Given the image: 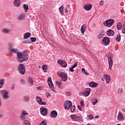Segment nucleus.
Wrapping results in <instances>:
<instances>
[{
  "label": "nucleus",
  "instance_id": "f257e3e1",
  "mask_svg": "<svg viewBox=\"0 0 125 125\" xmlns=\"http://www.w3.org/2000/svg\"><path fill=\"white\" fill-rule=\"evenodd\" d=\"M28 57H29L28 52H27V51H24L22 53V59H18V62H19V63H22V62H24V61H27V60H28Z\"/></svg>",
  "mask_w": 125,
  "mask_h": 125
},
{
  "label": "nucleus",
  "instance_id": "f03ea898",
  "mask_svg": "<svg viewBox=\"0 0 125 125\" xmlns=\"http://www.w3.org/2000/svg\"><path fill=\"white\" fill-rule=\"evenodd\" d=\"M18 71L21 75H24L26 73V69H25V66L23 64H20L18 66Z\"/></svg>",
  "mask_w": 125,
  "mask_h": 125
},
{
  "label": "nucleus",
  "instance_id": "7ed1b4c3",
  "mask_svg": "<svg viewBox=\"0 0 125 125\" xmlns=\"http://www.w3.org/2000/svg\"><path fill=\"white\" fill-rule=\"evenodd\" d=\"M58 75L62 78L63 82H67L68 77L66 73L59 72Z\"/></svg>",
  "mask_w": 125,
  "mask_h": 125
},
{
  "label": "nucleus",
  "instance_id": "20e7f679",
  "mask_svg": "<svg viewBox=\"0 0 125 125\" xmlns=\"http://www.w3.org/2000/svg\"><path fill=\"white\" fill-rule=\"evenodd\" d=\"M1 94L2 96V99L4 100H7L9 98V96H8V92L7 91L2 90L0 91Z\"/></svg>",
  "mask_w": 125,
  "mask_h": 125
},
{
  "label": "nucleus",
  "instance_id": "39448f33",
  "mask_svg": "<svg viewBox=\"0 0 125 125\" xmlns=\"http://www.w3.org/2000/svg\"><path fill=\"white\" fill-rule=\"evenodd\" d=\"M48 85L49 86L50 88L51 89V90L54 91V92H56V90L54 89V85H53V83H52V81L51 80V78L49 77L47 80Z\"/></svg>",
  "mask_w": 125,
  "mask_h": 125
},
{
  "label": "nucleus",
  "instance_id": "423d86ee",
  "mask_svg": "<svg viewBox=\"0 0 125 125\" xmlns=\"http://www.w3.org/2000/svg\"><path fill=\"white\" fill-rule=\"evenodd\" d=\"M114 23V21L113 20H108L104 22V25L105 26H107V27H111Z\"/></svg>",
  "mask_w": 125,
  "mask_h": 125
},
{
  "label": "nucleus",
  "instance_id": "0eeeda50",
  "mask_svg": "<svg viewBox=\"0 0 125 125\" xmlns=\"http://www.w3.org/2000/svg\"><path fill=\"white\" fill-rule=\"evenodd\" d=\"M72 107V102L70 101H67L64 104V109L69 110Z\"/></svg>",
  "mask_w": 125,
  "mask_h": 125
},
{
  "label": "nucleus",
  "instance_id": "6e6552de",
  "mask_svg": "<svg viewBox=\"0 0 125 125\" xmlns=\"http://www.w3.org/2000/svg\"><path fill=\"white\" fill-rule=\"evenodd\" d=\"M58 63L62 66V67H64L66 68L67 67V62L65 61H63L62 60H58Z\"/></svg>",
  "mask_w": 125,
  "mask_h": 125
},
{
  "label": "nucleus",
  "instance_id": "1a4fd4ad",
  "mask_svg": "<svg viewBox=\"0 0 125 125\" xmlns=\"http://www.w3.org/2000/svg\"><path fill=\"white\" fill-rule=\"evenodd\" d=\"M102 43L104 45H108L110 43V39L108 38H104L103 39Z\"/></svg>",
  "mask_w": 125,
  "mask_h": 125
},
{
  "label": "nucleus",
  "instance_id": "9d476101",
  "mask_svg": "<svg viewBox=\"0 0 125 125\" xmlns=\"http://www.w3.org/2000/svg\"><path fill=\"white\" fill-rule=\"evenodd\" d=\"M91 90V89H90V88H86L84 92H83V96H85V97L88 96V95L90 94Z\"/></svg>",
  "mask_w": 125,
  "mask_h": 125
},
{
  "label": "nucleus",
  "instance_id": "9b49d317",
  "mask_svg": "<svg viewBox=\"0 0 125 125\" xmlns=\"http://www.w3.org/2000/svg\"><path fill=\"white\" fill-rule=\"evenodd\" d=\"M108 59V63H109V68L110 70H112V67H113V59H112V57L109 56L107 57Z\"/></svg>",
  "mask_w": 125,
  "mask_h": 125
},
{
  "label": "nucleus",
  "instance_id": "f8f14e48",
  "mask_svg": "<svg viewBox=\"0 0 125 125\" xmlns=\"http://www.w3.org/2000/svg\"><path fill=\"white\" fill-rule=\"evenodd\" d=\"M40 110L41 111V114L42 115V116H46V115H47L48 112L47 108L42 107L40 108Z\"/></svg>",
  "mask_w": 125,
  "mask_h": 125
},
{
  "label": "nucleus",
  "instance_id": "ddd939ff",
  "mask_svg": "<svg viewBox=\"0 0 125 125\" xmlns=\"http://www.w3.org/2000/svg\"><path fill=\"white\" fill-rule=\"evenodd\" d=\"M71 118L72 119V120H73V121H75V122H78V121L81 119V117H79L75 115H71Z\"/></svg>",
  "mask_w": 125,
  "mask_h": 125
},
{
  "label": "nucleus",
  "instance_id": "4468645a",
  "mask_svg": "<svg viewBox=\"0 0 125 125\" xmlns=\"http://www.w3.org/2000/svg\"><path fill=\"white\" fill-rule=\"evenodd\" d=\"M86 28L87 26L86 25H83L81 27V32L82 35H84V32H85V31H86Z\"/></svg>",
  "mask_w": 125,
  "mask_h": 125
},
{
  "label": "nucleus",
  "instance_id": "2eb2a0df",
  "mask_svg": "<svg viewBox=\"0 0 125 125\" xmlns=\"http://www.w3.org/2000/svg\"><path fill=\"white\" fill-rule=\"evenodd\" d=\"M104 77L105 78L106 83H109L110 82H111V78H110V76L107 74H105Z\"/></svg>",
  "mask_w": 125,
  "mask_h": 125
},
{
  "label": "nucleus",
  "instance_id": "dca6fc26",
  "mask_svg": "<svg viewBox=\"0 0 125 125\" xmlns=\"http://www.w3.org/2000/svg\"><path fill=\"white\" fill-rule=\"evenodd\" d=\"M106 33L107 36H108L109 37H112V36H114V35L115 34V33L114 32V31H113V30H112V29L108 30Z\"/></svg>",
  "mask_w": 125,
  "mask_h": 125
},
{
  "label": "nucleus",
  "instance_id": "f3484780",
  "mask_svg": "<svg viewBox=\"0 0 125 125\" xmlns=\"http://www.w3.org/2000/svg\"><path fill=\"white\" fill-rule=\"evenodd\" d=\"M57 112L55 110H53L51 112L50 117L51 118H56V117H57Z\"/></svg>",
  "mask_w": 125,
  "mask_h": 125
},
{
  "label": "nucleus",
  "instance_id": "a211bd4d",
  "mask_svg": "<svg viewBox=\"0 0 125 125\" xmlns=\"http://www.w3.org/2000/svg\"><path fill=\"white\" fill-rule=\"evenodd\" d=\"M10 50H11V52H14V53H16V54L19 52V50L18 49L13 48L12 46L10 47Z\"/></svg>",
  "mask_w": 125,
  "mask_h": 125
},
{
  "label": "nucleus",
  "instance_id": "6ab92c4d",
  "mask_svg": "<svg viewBox=\"0 0 125 125\" xmlns=\"http://www.w3.org/2000/svg\"><path fill=\"white\" fill-rule=\"evenodd\" d=\"M117 119L119 121H122L124 119V116L122 112H119L118 115Z\"/></svg>",
  "mask_w": 125,
  "mask_h": 125
},
{
  "label": "nucleus",
  "instance_id": "aec40b11",
  "mask_svg": "<svg viewBox=\"0 0 125 125\" xmlns=\"http://www.w3.org/2000/svg\"><path fill=\"white\" fill-rule=\"evenodd\" d=\"M98 86V83H95V82H91L89 83V86H91V87H97Z\"/></svg>",
  "mask_w": 125,
  "mask_h": 125
},
{
  "label": "nucleus",
  "instance_id": "412c9836",
  "mask_svg": "<svg viewBox=\"0 0 125 125\" xmlns=\"http://www.w3.org/2000/svg\"><path fill=\"white\" fill-rule=\"evenodd\" d=\"M14 4L17 7H19L20 6V0H15Z\"/></svg>",
  "mask_w": 125,
  "mask_h": 125
},
{
  "label": "nucleus",
  "instance_id": "4be33fe9",
  "mask_svg": "<svg viewBox=\"0 0 125 125\" xmlns=\"http://www.w3.org/2000/svg\"><path fill=\"white\" fill-rule=\"evenodd\" d=\"M91 7H92L91 4H87L84 6V9L85 10H90V9H91Z\"/></svg>",
  "mask_w": 125,
  "mask_h": 125
},
{
  "label": "nucleus",
  "instance_id": "5701e85b",
  "mask_svg": "<svg viewBox=\"0 0 125 125\" xmlns=\"http://www.w3.org/2000/svg\"><path fill=\"white\" fill-rule=\"evenodd\" d=\"M17 56L18 58H19L18 59H19L20 60V59H21V60H22V59H23L22 54V53H21L20 52H19L17 53Z\"/></svg>",
  "mask_w": 125,
  "mask_h": 125
},
{
  "label": "nucleus",
  "instance_id": "b1692460",
  "mask_svg": "<svg viewBox=\"0 0 125 125\" xmlns=\"http://www.w3.org/2000/svg\"><path fill=\"white\" fill-rule=\"evenodd\" d=\"M59 10L61 14L62 15H64V6H63V5H62V6L59 8Z\"/></svg>",
  "mask_w": 125,
  "mask_h": 125
},
{
  "label": "nucleus",
  "instance_id": "393cba45",
  "mask_svg": "<svg viewBox=\"0 0 125 125\" xmlns=\"http://www.w3.org/2000/svg\"><path fill=\"white\" fill-rule=\"evenodd\" d=\"M30 37H31V33L27 32L24 34L23 38L24 39H28V38H30Z\"/></svg>",
  "mask_w": 125,
  "mask_h": 125
},
{
  "label": "nucleus",
  "instance_id": "a878e982",
  "mask_svg": "<svg viewBox=\"0 0 125 125\" xmlns=\"http://www.w3.org/2000/svg\"><path fill=\"white\" fill-rule=\"evenodd\" d=\"M23 7L25 10V12H27V10L29 9V6L27 4H23Z\"/></svg>",
  "mask_w": 125,
  "mask_h": 125
},
{
  "label": "nucleus",
  "instance_id": "bb28decb",
  "mask_svg": "<svg viewBox=\"0 0 125 125\" xmlns=\"http://www.w3.org/2000/svg\"><path fill=\"white\" fill-rule=\"evenodd\" d=\"M117 28L118 30H121L122 28V23L118 22L117 25Z\"/></svg>",
  "mask_w": 125,
  "mask_h": 125
},
{
  "label": "nucleus",
  "instance_id": "cd10ccee",
  "mask_svg": "<svg viewBox=\"0 0 125 125\" xmlns=\"http://www.w3.org/2000/svg\"><path fill=\"white\" fill-rule=\"evenodd\" d=\"M92 102L93 103V105H95V104L98 102V100L96 98H93L92 100Z\"/></svg>",
  "mask_w": 125,
  "mask_h": 125
},
{
  "label": "nucleus",
  "instance_id": "c85d7f7f",
  "mask_svg": "<svg viewBox=\"0 0 125 125\" xmlns=\"http://www.w3.org/2000/svg\"><path fill=\"white\" fill-rule=\"evenodd\" d=\"M42 69L44 72V73H46V71H47V65H44L42 67Z\"/></svg>",
  "mask_w": 125,
  "mask_h": 125
},
{
  "label": "nucleus",
  "instance_id": "c756f323",
  "mask_svg": "<svg viewBox=\"0 0 125 125\" xmlns=\"http://www.w3.org/2000/svg\"><path fill=\"white\" fill-rule=\"evenodd\" d=\"M30 96H26L23 97V100H24V101H30Z\"/></svg>",
  "mask_w": 125,
  "mask_h": 125
},
{
  "label": "nucleus",
  "instance_id": "7c9ffc66",
  "mask_svg": "<svg viewBox=\"0 0 125 125\" xmlns=\"http://www.w3.org/2000/svg\"><path fill=\"white\" fill-rule=\"evenodd\" d=\"M36 100H37L38 103H39V104H40V103H42V100L40 97H36Z\"/></svg>",
  "mask_w": 125,
  "mask_h": 125
},
{
  "label": "nucleus",
  "instance_id": "2f4dec72",
  "mask_svg": "<svg viewBox=\"0 0 125 125\" xmlns=\"http://www.w3.org/2000/svg\"><path fill=\"white\" fill-rule=\"evenodd\" d=\"M4 83V80L3 79L0 80V88H1V87H2Z\"/></svg>",
  "mask_w": 125,
  "mask_h": 125
},
{
  "label": "nucleus",
  "instance_id": "473e14b6",
  "mask_svg": "<svg viewBox=\"0 0 125 125\" xmlns=\"http://www.w3.org/2000/svg\"><path fill=\"white\" fill-rule=\"evenodd\" d=\"M28 81L29 83H31V84L33 85V83H34V81H33V78L29 77L28 79Z\"/></svg>",
  "mask_w": 125,
  "mask_h": 125
},
{
  "label": "nucleus",
  "instance_id": "72a5a7b5",
  "mask_svg": "<svg viewBox=\"0 0 125 125\" xmlns=\"http://www.w3.org/2000/svg\"><path fill=\"white\" fill-rule=\"evenodd\" d=\"M116 40L117 42H121V35L120 34L117 35V37L116 38Z\"/></svg>",
  "mask_w": 125,
  "mask_h": 125
},
{
  "label": "nucleus",
  "instance_id": "f704fd0d",
  "mask_svg": "<svg viewBox=\"0 0 125 125\" xmlns=\"http://www.w3.org/2000/svg\"><path fill=\"white\" fill-rule=\"evenodd\" d=\"M23 124L26 125H31V123L28 120H24L23 121Z\"/></svg>",
  "mask_w": 125,
  "mask_h": 125
},
{
  "label": "nucleus",
  "instance_id": "c9c22d12",
  "mask_svg": "<svg viewBox=\"0 0 125 125\" xmlns=\"http://www.w3.org/2000/svg\"><path fill=\"white\" fill-rule=\"evenodd\" d=\"M75 110H76V106H75V105H73L72 106L70 109L71 113H74L75 112Z\"/></svg>",
  "mask_w": 125,
  "mask_h": 125
},
{
  "label": "nucleus",
  "instance_id": "e433bc0d",
  "mask_svg": "<svg viewBox=\"0 0 125 125\" xmlns=\"http://www.w3.org/2000/svg\"><path fill=\"white\" fill-rule=\"evenodd\" d=\"M103 36H104V33H101L98 36V39H102Z\"/></svg>",
  "mask_w": 125,
  "mask_h": 125
},
{
  "label": "nucleus",
  "instance_id": "4c0bfd02",
  "mask_svg": "<svg viewBox=\"0 0 125 125\" xmlns=\"http://www.w3.org/2000/svg\"><path fill=\"white\" fill-rule=\"evenodd\" d=\"M2 32L3 33H5L6 34H7L8 33H9V30L4 28L2 29Z\"/></svg>",
  "mask_w": 125,
  "mask_h": 125
},
{
  "label": "nucleus",
  "instance_id": "58836bf2",
  "mask_svg": "<svg viewBox=\"0 0 125 125\" xmlns=\"http://www.w3.org/2000/svg\"><path fill=\"white\" fill-rule=\"evenodd\" d=\"M24 15H21L19 18H18V20H22V19H24Z\"/></svg>",
  "mask_w": 125,
  "mask_h": 125
},
{
  "label": "nucleus",
  "instance_id": "ea45409f",
  "mask_svg": "<svg viewBox=\"0 0 125 125\" xmlns=\"http://www.w3.org/2000/svg\"><path fill=\"white\" fill-rule=\"evenodd\" d=\"M56 84H57V85L59 86V87L60 88L61 86V84L62 83L61 82H59L58 81L56 82Z\"/></svg>",
  "mask_w": 125,
  "mask_h": 125
},
{
  "label": "nucleus",
  "instance_id": "a19ab883",
  "mask_svg": "<svg viewBox=\"0 0 125 125\" xmlns=\"http://www.w3.org/2000/svg\"><path fill=\"white\" fill-rule=\"evenodd\" d=\"M30 40L33 42H36L37 41V39L36 38H34V37L30 38Z\"/></svg>",
  "mask_w": 125,
  "mask_h": 125
},
{
  "label": "nucleus",
  "instance_id": "79ce46f5",
  "mask_svg": "<svg viewBox=\"0 0 125 125\" xmlns=\"http://www.w3.org/2000/svg\"><path fill=\"white\" fill-rule=\"evenodd\" d=\"M21 114L23 115L24 116H26V115L28 114V113H27V112L25 110H23L21 112Z\"/></svg>",
  "mask_w": 125,
  "mask_h": 125
},
{
  "label": "nucleus",
  "instance_id": "37998d69",
  "mask_svg": "<svg viewBox=\"0 0 125 125\" xmlns=\"http://www.w3.org/2000/svg\"><path fill=\"white\" fill-rule=\"evenodd\" d=\"M118 94H122V92H123V89L122 88H119L118 89Z\"/></svg>",
  "mask_w": 125,
  "mask_h": 125
},
{
  "label": "nucleus",
  "instance_id": "c03bdc74",
  "mask_svg": "<svg viewBox=\"0 0 125 125\" xmlns=\"http://www.w3.org/2000/svg\"><path fill=\"white\" fill-rule=\"evenodd\" d=\"M100 6H103V5L104 4V0H101L100 2V3H99Z\"/></svg>",
  "mask_w": 125,
  "mask_h": 125
},
{
  "label": "nucleus",
  "instance_id": "a18cd8bd",
  "mask_svg": "<svg viewBox=\"0 0 125 125\" xmlns=\"http://www.w3.org/2000/svg\"><path fill=\"white\" fill-rule=\"evenodd\" d=\"M88 118L89 120H92L93 119V116L92 115H88Z\"/></svg>",
  "mask_w": 125,
  "mask_h": 125
},
{
  "label": "nucleus",
  "instance_id": "49530a36",
  "mask_svg": "<svg viewBox=\"0 0 125 125\" xmlns=\"http://www.w3.org/2000/svg\"><path fill=\"white\" fill-rule=\"evenodd\" d=\"M78 66V62H76L72 66V68H76Z\"/></svg>",
  "mask_w": 125,
  "mask_h": 125
},
{
  "label": "nucleus",
  "instance_id": "de8ad7c7",
  "mask_svg": "<svg viewBox=\"0 0 125 125\" xmlns=\"http://www.w3.org/2000/svg\"><path fill=\"white\" fill-rule=\"evenodd\" d=\"M23 43H31V41L30 40L25 41L23 42Z\"/></svg>",
  "mask_w": 125,
  "mask_h": 125
},
{
  "label": "nucleus",
  "instance_id": "09e8293b",
  "mask_svg": "<svg viewBox=\"0 0 125 125\" xmlns=\"http://www.w3.org/2000/svg\"><path fill=\"white\" fill-rule=\"evenodd\" d=\"M71 93L70 92H66L65 93V95H66L67 96H71Z\"/></svg>",
  "mask_w": 125,
  "mask_h": 125
},
{
  "label": "nucleus",
  "instance_id": "8fccbe9b",
  "mask_svg": "<svg viewBox=\"0 0 125 125\" xmlns=\"http://www.w3.org/2000/svg\"><path fill=\"white\" fill-rule=\"evenodd\" d=\"M81 105L82 107H84V103L83 102V101H81Z\"/></svg>",
  "mask_w": 125,
  "mask_h": 125
},
{
  "label": "nucleus",
  "instance_id": "3c124183",
  "mask_svg": "<svg viewBox=\"0 0 125 125\" xmlns=\"http://www.w3.org/2000/svg\"><path fill=\"white\" fill-rule=\"evenodd\" d=\"M21 83L22 85L25 84V82L23 80H21Z\"/></svg>",
  "mask_w": 125,
  "mask_h": 125
},
{
  "label": "nucleus",
  "instance_id": "603ef678",
  "mask_svg": "<svg viewBox=\"0 0 125 125\" xmlns=\"http://www.w3.org/2000/svg\"><path fill=\"white\" fill-rule=\"evenodd\" d=\"M78 108L79 110H80V111H83V108L80 105L78 106Z\"/></svg>",
  "mask_w": 125,
  "mask_h": 125
},
{
  "label": "nucleus",
  "instance_id": "864d4df0",
  "mask_svg": "<svg viewBox=\"0 0 125 125\" xmlns=\"http://www.w3.org/2000/svg\"><path fill=\"white\" fill-rule=\"evenodd\" d=\"M40 105H46V102H41V103L40 104Z\"/></svg>",
  "mask_w": 125,
  "mask_h": 125
},
{
  "label": "nucleus",
  "instance_id": "5fc2aeb1",
  "mask_svg": "<svg viewBox=\"0 0 125 125\" xmlns=\"http://www.w3.org/2000/svg\"><path fill=\"white\" fill-rule=\"evenodd\" d=\"M46 96L48 98L49 96H50V93L49 92L46 93Z\"/></svg>",
  "mask_w": 125,
  "mask_h": 125
},
{
  "label": "nucleus",
  "instance_id": "6e6d98bb",
  "mask_svg": "<svg viewBox=\"0 0 125 125\" xmlns=\"http://www.w3.org/2000/svg\"><path fill=\"white\" fill-rule=\"evenodd\" d=\"M69 71L70 72H74V68L73 67H71V68H69Z\"/></svg>",
  "mask_w": 125,
  "mask_h": 125
},
{
  "label": "nucleus",
  "instance_id": "4d7b16f0",
  "mask_svg": "<svg viewBox=\"0 0 125 125\" xmlns=\"http://www.w3.org/2000/svg\"><path fill=\"white\" fill-rule=\"evenodd\" d=\"M83 74H84V75H85L86 76H88L89 74H88V73H87L86 71H84L83 72Z\"/></svg>",
  "mask_w": 125,
  "mask_h": 125
},
{
  "label": "nucleus",
  "instance_id": "13d9d810",
  "mask_svg": "<svg viewBox=\"0 0 125 125\" xmlns=\"http://www.w3.org/2000/svg\"><path fill=\"white\" fill-rule=\"evenodd\" d=\"M24 116H25V115H23V114L21 115V116H20V118H21V119H23V118L24 117Z\"/></svg>",
  "mask_w": 125,
  "mask_h": 125
},
{
  "label": "nucleus",
  "instance_id": "bf43d9fd",
  "mask_svg": "<svg viewBox=\"0 0 125 125\" xmlns=\"http://www.w3.org/2000/svg\"><path fill=\"white\" fill-rule=\"evenodd\" d=\"M64 10H65V12H66V13H67V12H68V9H67V8H65Z\"/></svg>",
  "mask_w": 125,
  "mask_h": 125
},
{
  "label": "nucleus",
  "instance_id": "052dcab7",
  "mask_svg": "<svg viewBox=\"0 0 125 125\" xmlns=\"http://www.w3.org/2000/svg\"><path fill=\"white\" fill-rule=\"evenodd\" d=\"M0 118H3V114H0Z\"/></svg>",
  "mask_w": 125,
  "mask_h": 125
},
{
  "label": "nucleus",
  "instance_id": "680f3d73",
  "mask_svg": "<svg viewBox=\"0 0 125 125\" xmlns=\"http://www.w3.org/2000/svg\"><path fill=\"white\" fill-rule=\"evenodd\" d=\"M122 112H123L124 113H125V108H122Z\"/></svg>",
  "mask_w": 125,
  "mask_h": 125
},
{
  "label": "nucleus",
  "instance_id": "e2e57ef3",
  "mask_svg": "<svg viewBox=\"0 0 125 125\" xmlns=\"http://www.w3.org/2000/svg\"><path fill=\"white\" fill-rule=\"evenodd\" d=\"M82 72H83H83H85V69L84 68H83L82 69Z\"/></svg>",
  "mask_w": 125,
  "mask_h": 125
},
{
  "label": "nucleus",
  "instance_id": "0e129e2a",
  "mask_svg": "<svg viewBox=\"0 0 125 125\" xmlns=\"http://www.w3.org/2000/svg\"><path fill=\"white\" fill-rule=\"evenodd\" d=\"M12 89H14V85H12V87H11Z\"/></svg>",
  "mask_w": 125,
  "mask_h": 125
},
{
  "label": "nucleus",
  "instance_id": "69168bd1",
  "mask_svg": "<svg viewBox=\"0 0 125 125\" xmlns=\"http://www.w3.org/2000/svg\"><path fill=\"white\" fill-rule=\"evenodd\" d=\"M37 89H40V90H42V89H41V87H38Z\"/></svg>",
  "mask_w": 125,
  "mask_h": 125
},
{
  "label": "nucleus",
  "instance_id": "338daca9",
  "mask_svg": "<svg viewBox=\"0 0 125 125\" xmlns=\"http://www.w3.org/2000/svg\"><path fill=\"white\" fill-rule=\"evenodd\" d=\"M99 118V116H96L95 117V119H96V118Z\"/></svg>",
  "mask_w": 125,
  "mask_h": 125
},
{
  "label": "nucleus",
  "instance_id": "774afa93",
  "mask_svg": "<svg viewBox=\"0 0 125 125\" xmlns=\"http://www.w3.org/2000/svg\"><path fill=\"white\" fill-rule=\"evenodd\" d=\"M87 125H90V124H87Z\"/></svg>",
  "mask_w": 125,
  "mask_h": 125
}]
</instances>
